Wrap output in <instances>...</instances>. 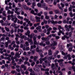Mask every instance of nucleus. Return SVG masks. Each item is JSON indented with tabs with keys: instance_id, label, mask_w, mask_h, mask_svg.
Segmentation results:
<instances>
[{
	"instance_id": "obj_62",
	"label": "nucleus",
	"mask_w": 75,
	"mask_h": 75,
	"mask_svg": "<svg viewBox=\"0 0 75 75\" xmlns=\"http://www.w3.org/2000/svg\"><path fill=\"white\" fill-rule=\"evenodd\" d=\"M34 44L35 45H37V40H34Z\"/></svg>"
},
{
	"instance_id": "obj_10",
	"label": "nucleus",
	"mask_w": 75,
	"mask_h": 75,
	"mask_svg": "<svg viewBox=\"0 0 75 75\" xmlns=\"http://www.w3.org/2000/svg\"><path fill=\"white\" fill-rule=\"evenodd\" d=\"M53 43H52L50 45L51 47L52 46H57V43L56 41H53Z\"/></svg>"
},
{
	"instance_id": "obj_39",
	"label": "nucleus",
	"mask_w": 75,
	"mask_h": 75,
	"mask_svg": "<svg viewBox=\"0 0 75 75\" xmlns=\"http://www.w3.org/2000/svg\"><path fill=\"white\" fill-rule=\"evenodd\" d=\"M59 53V51L57 50L55 52V53L54 54V57H55L57 54Z\"/></svg>"
},
{
	"instance_id": "obj_42",
	"label": "nucleus",
	"mask_w": 75,
	"mask_h": 75,
	"mask_svg": "<svg viewBox=\"0 0 75 75\" xmlns=\"http://www.w3.org/2000/svg\"><path fill=\"white\" fill-rule=\"evenodd\" d=\"M2 14L3 16H5V17H6V11H4L2 12Z\"/></svg>"
},
{
	"instance_id": "obj_32",
	"label": "nucleus",
	"mask_w": 75,
	"mask_h": 75,
	"mask_svg": "<svg viewBox=\"0 0 75 75\" xmlns=\"http://www.w3.org/2000/svg\"><path fill=\"white\" fill-rule=\"evenodd\" d=\"M5 28L6 31H7V32H9V31H10V29H9V28L7 27H5Z\"/></svg>"
},
{
	"instance_id": "obj_46",
	"label": "nucleus",
	"mask_w": 75,
	"mask_h": 75,
	"mask_svg": "<svg viewBox=\"0 0 75 75\" xmlns=\"http://www.w3.org/2000/svg\"><path fill=\"white\" fill-rule=\"evenodd\" d=\"M45 43L47 45H49V44H50V42L49 41H47L45 42Z\"/></svg>"
},
{
	"instance_id": "obj_57",
	"label": "nucleus",
	"mask_w": 75,
	"mask_h": 75,
	"mask_svg": "<svg viewBox=\"0 0 75 75\" xmlns=\"http://www.w3.org/2000/svg\"><path fill=\"white\" fill-rule=\"evenodd\" d=\"M55 37L56 40H58V39H59L60 38L59 36H56Z\"/></svg>"
},
{
	"instance_id": "obj_31",
	"label": "nucleus",
	"mask_w": 75,
	"mask_h": 75,
	"mask_svg": "<svg viewBox=\"0 0 75 75\" xmlns=\"http://www.w3.org/2000/svg\"><path fill=\"white\" fill-rule=\"evenodd\" d=\"M36 48V46L35 45H31L30 47V49L31 50H32V49H33V48Z\"/></svg>"
},
{
	"instance_id": "obj_52",
	"label": "nucleus",
	"mask_w": 75,
	"mask_h": 75,
	"mask_svg": "<svg viewBox=\"0 0 75 75\" xmlns=\"http://www.w3.org/2000/svg\"><path fill=\"white\" fill-rule=\"evenodd\" d=\"M15 13H16L17 15H20V13L19 12H18V11H15Z\"/></svg>"
},
{
	"instance_id": "obj_5",
	"label": "nucleus",
	"mask_w": 75,
	"mask_h": 75,
	"mask_svg": "<svg viewBox=\"0 0 75 75\" xmlns=\"http://www.w3.org/2000/svg\"><path fill=\"white\" fill-rule=\"evenodd\" d=\"M51 68H52L53 70V73L54 74H55V64H52L51 65Z\"/></svg>"
},
{
	"instance_id": "obj_50",
	"label": "nucleus",
	"mask_w": 75,
	"mask_h": 75,
	"mask_svg": "<svg viewBox=\"0 0 75 75\" xmlns=\"http://www.w3.org/2000/svg\"><path fill=\"white\" fill-rule=\"evenodd\" d=\"M64 37H65V38H66L67 40H68V39H69V37L67 36L66 35H64Z\"/></svg>"
},
{
	"instance_id": "obj_7",
	"label": "nucleus",
	"mask_w": 75,
	"mask_h": 75,
	"mask_svg": "<svg viewBox=\"0 0 75 75\" xmlns=\"http://www.w3.org/2000/svg\"><path fill=\"white\" fill-rule=\"evenodd\" d=\"M42 7L44 8V9H45L46 10H48V6H47V5L45 3H43Z\"/></svg>"
},
{
	"instance_id": "obj_38",
	"label": "nucleus",
	"mask_w": 75,
	"mask_h": 75,
	"mask_svg": "<svg viewBox=\"0 0 75 75\" xmlns=\"http://www.w3.org/2000/svg\"><path fill=\"white\" fill-rule=\"evenodd\" d=\"M37 57L36 56H35L34 57V58H33L34 61H35V62H36V61H37Z\"/></svg>"
},
{
	"instance_id": "obj_33",
	"label": "nucleus",
	"mask_w": 75,
	"mask_h": 75,
	"mask_svg": "<svg viewBox=\"0 0 75 75\" xmlns=\"http://www.w3.org/2000/svg\"><path fill=\"white\" fill-rule=\"evenodd\" d=\"M70 7L69 8V11H72V6L70 5Z\"/></svg>"
},
{
	"instance_id": "obj_48",
	"label": "nucleus",
	"mask_w": 75,
	"mask_h": 75,
	"mask_svg": "<svg viewBox=\"0 0 75 75\" xmlns=\"http://www.w3.org/2000/svg\"><path fill=\"white\" fill-rule=\"evenodd\" d=\"M41 26H39L38 27L36 28V29L38 30H40L41 29Z\"/></svg>"
},
{
	"instance_id": "obj_55",
	"label": "nucleus",
	"mask_w": 75,
	"mask_h": 75,
	"mask_svg": "<svg viewBox=\"0 0 75 75\" xmlns=\"http://www.w3.org/2000/svg\"><path fill=\"white\" fill-rule=\"evenodd\" d=\"M28 69L29 70V71H30V72H32V71H33V69L32 68H28Z\"/></svg>"
},
{
	"instance_id": "obj_43",
	"label": "nucleus",
	"mask_w": 75,
	"mask_h": 75,
	"mask_svg": "<svg viewBox=\"0 0 75 75\" xmlns=\"http://www.w3.org/2000/svg\"><path fill=\"white\" fill-rule=\"evenodd\" d=\"M8 42H6L5 43V47H6V48H7V47H8Z\"/></svg>"
},
{
	"instance_id": "obj_37",
	"label": "nucleus",
	"mask_w": 75,
	"mask_h": 75,
	"mask_svg": "<svg viewBox=\"0 0 75 75\" xmlns=\"http://www.w3.org/2000/svg\"><path fill=\"white\" fill-rule=\"evenodd\" d=\"M64 59H58L57 61L59 63L60 62H63Z\"/></svg>"
},
{
	"instance_id": "obj_24",
	"label": "nucleus",
	"mask_w": 75,
	"mask_h": 75,
	"mask_svg": "<svg viewBox=\"0 0 75 75\" xmlns=\"http://www.w3.org/2000/svg\"><path fill=\"white\" fill-rule=\"evenodd\" d=\"M5 40V37H2L0 39V42L1 44H4V43L3 42H1V41H3V40Z\"/></svg>"
},
{
	"instance_id": "obj_58",
	"label": "nucleus",
	"mask_w": 75,
	"mask_h": 75,
	"mask_svg": "<svg viewBox=\"0 0 75 75\" xmlns=\"http://www.w3.org/2000/svg\"><path fill=\"white\" fill-rule=\"evenodd\" d=\"M11 34H12L13 33H14V30L13 29H11Z\"/></svg>"
},
{
	"instance_id": "obj_15",
	"label": "nucleus",
	"mask_w": 75,
	"mask_h": 75,
	"mask_svg": "<svg viewBox=\"0 0 75 75\" xmlns=\"http://www.w3.org/2000/svg\"><path fill=\"white\" fill-rule=\"evenodd\" d=\"M15 56L14 57V59H16V58H17V57L18 58H20V56L18 55V52H16L15 54Z\"/></svg>"
},
{
	"instance_id": "obj_56",
	"label": "nucleus",
	"mask_w": 75,
	"mask_h": 75,
	"mask_svg": "<svg viewBox=\"0 0 75 75\" xmlns=\"http://www.w3.org/2000/svg\"><path fill=\"white\" fill-rule=\"evenodd\" d=\"M55 65L56 67H57V68H58V63H55Z\"/></svg>"
},
{
	"instance_id": "obj_34",
	"label": "nucleus",
	"mask_w": 75,
	"mask_h": 75,
	"mask_svg": "<svg viewBox=\"0 0 75 75\" xmlns=\"http://www.w3.org/2000/svg\"><path fill=\"white\" fill-rule=\"evenodd\" d=\"M54 11L55 12V14H59V10H58V9L55 10Z\"/></svg>"
},
{
	"instance_id": "obj_60",
	"label": "nucleus",
	"mask_w": 75,
	"mask_h": 75,
	"mask_svg": "<svg viewBox=\"0 0 75 75\" xmlns=\"http://www.w3.org/2000/svg\"><path fill=\"white\" fill-rule=\"evenodd\" d=\"M44 15L45 16H47V15H48V12H45L44 13Z\"/></svg>"
},
{
	"instance_id": "obj_44",
	"label": "nucleus",
	"mask_w": 75,
	"mask_h": 75,
	"mask_svg": "<svg viewBox=\"0 0 75 75\" xmlns=\"http://www.w3.org/2000/svg\"><path fill=\"white\" fill-rule=\"evenodd\" d=\"M23 62V60L21 59H19V62L20 64H21V62Z\"/></svg>"
},
{
	"instance_id": "obj_8",
	"label": "nucleus",
	"mask_w": 75,
	"mask_h": 75,
	"mask_svg": "<svg viewBox=\"0 0 75 75\" xmlns=\"http://www.w3.org/2000/svg\"><path fill=\"white\" fill-rule=\"evenodd\" d=\"M47 59L48 61H50V60H51V59L54 60V59H55V58H52V56H49L47 57Z\"/></svg>"
},
{
	"instance_id": "obj_22",
	"label": "nucleus",
	"mask_w": 75,
	"mask_h": 75,
	"mask_svg": "<svg viewBox=\"0 0 75 75\" xmlns=\"http://www.w3.org/2000/svg\"><path fill=\"white\" fill-rule=\"evenodd\" d=\"M23 8H24L25 10H28L29 9V8L27 7V6L25 5H23Z\"/></svg>"
},
{
	"instance_id": "obj_13",
	"label": "nucleus",
	"mask_w": 75,
	"mask_h": 75,
	"mask_svg": "<svg viewBox=\"0 0 75 75\" xmlns=\"http://www.w3.org/2000/svg\"><path fill=\"white\" fill-rule=\"evenodd\" d=\"M33 69L35 72H39V71H40V69H39L38 67H37L34 68Z\"/></svg>"
},
{
	"instance_id": "obj_9",
	"label": "nucleus",
	"mask_w": 75,
	"mask_h": 75,
	"mask_svg": "<svg viewBox=\"0 0 75 75\" xmlns=\"http://www.w3.org/2000/svg\"><path fill=\"white\" fill-rule=\"evenodd\" d=\"M21 38L22 39H24V40H28V39H29V38H27L25 36V35H23L21 37Z\"/></svg>"
},
{
	"instance_id": "obj_21",
	"label": "nucleus",
	"mask_w": 75,
	"mask_h": 75,
	"mask_svg": "<svg viewBox=\"0 0 75 75\" xmlns=\"http://www.w3.org/2000/svg\"><path fill=\"white\" fill-rule=\"evenodd\" d=\"M24 32V30L23 29H18L17 30V32L18 33H19L20 32L21 33H23Z\"/></svg>"
},
{
	"instance_id": "obj_4",
	"label": "nucleus",
	"mask_w": 75,
	"mask_h": 75,
	"mask_svg": "<svg viewBox=\"0 0 75 75\" xmlns=\"http://www.w3.org/2000/svg\"><path fill=\"white\" fill-rule=\"evenodd\" d=\"M58 29L59 30V31L61 33L62 31H65V30L63 28L61 27V26L59 25L58 26Z\"/></svg>"
},
{
	"instance_id": "obj_53",
	"label": "nucleus",
	"mask_w": 75,
	"mask_h": 75,
	"mask_svg": "<svg viewBox=\"0 0 75 75\" xmlns=\"http://www.w3.org/2000/svg\"><path fill=\"white\" fill-rule=\"evenodd\" d=\"M28 41H29V42H33V40L31 39H28Z\"/></svg>"
},
{
	"instance_id": "obj_12",
	"label": "nucleus",
	"mask_w": 75,
	"mask_h": 75,
	"mask_svg": "<svg viewBox=\"0 0 75 75\" xmlns=\"http://www.w3.org/2000/svg\"><path fill=\"white\" fill-rule=\"evenodd\" d=\"M33 37H35V35H34V33H32L30 35V34L28 35V37H29L30 38H33Z\"/></svg>"
},
{
	"instance_id": "obj_11",
	"label": "nucleus",
	"mask_w": 75,
	"mask_h": 75,
	"mask_svg": "<svg viewBox=\"0 0 75 75\" xmlns=\"http://www.w3.org/2000/svg\"><path fill=\"white\" fill-rule=\"evenodd\" d=\"M54 0H45V2H47V3L49 4H51L52 2Z\"/></svg>"
},
{
	"instance_id": "obj_40",
	"label": "nucleus",
	"mask_w": 75,
	"mask_h": 75,
	"mask_svg": "<svg viewBox=\"0 0 75 75\" xmlns=\"http://www.w3.org/2000/svg\"><path fill=\"white\" fill-rule=\"evenodd\" d=\"M38 52L39 55H40V54H41L42 53V50H39Z\"/></svg>"
},
{
	"instance_id": "obj_63",
	"label": "nucleus",
	"mask_w": 75,
	"mask_h": 75,
	"mask_svg": "<svg viewBox=\"0 0 75 75\" xmlns=\"http://www.w3.org/2000/svg\"><path fill=\"white\" fill-rule=\"evenodd\" d=\"M47 30L45 29L43 30V32L44 33H47Z\"/></svg>"
},
{
	"instance_id": "obj_41",
	"label": "nucleus",
	"mask_w": 75,
	"mask_h": 75,
	"mask_svg": "<svg viewBox=\"0 0 75 75\" xmlns=\"http://www.w3.org/2000/svg\"><path fill=\"white\" fill-rule=\"evenodd\" d=\"M30 20H31V21H34V18L33 16H30Z\"/></svg>"
},
{
	"instance_id": "obj_28",
	"label": "nucleus",
	"mask_w": 75,
	"mask_h": 75,
	"mask_svg": "<svg viewBox=\"0 0 75 75\" xmlns=\"http://www.w3.org/2000/svg\"><path fill=\"white\" fill-rule=\"evenodd\" d=\"M40 45V46H43V47H45V43H43L42 42H41L39 44Z\"/></svg>"
},
{
	"instance_id": "obj_17",
	"label": "nucleus",
	"mask_w": 75,
	"mask_h": 75,
	"mask_svg": "<svg viewBox=\"0 0 75 75\" xmlns=\"http://www.w3.org/2000/svg\"><path fill=\"white\" fill-rule=\"evenodd\" d=\"M41 39L43 41H46L48 40V38H44V37H43L41 38Z\"/></svg>"
},
{
	"instance_id": "obj_18",
	"label": "nucleus",
	"mask_w": 75,
	"mask_h": 75,
	"mask_svg": "<svg viewBox=\"0 0 75 75\" xmlns=\"http://www.w3.org/2000/svg\"><path fill=\"white\" fill-rule=\"evenodd\" d=\"M21 68L23 69L24 71L26 70V67L25 65L22 64L21 65Z\"/></svg>"
},
{
	"instance_id": "obj_30",
	"label": "nucleus",
	"mask_w": 75,
	"mask_h": 75,
	"mask_svg": "<svg viewBox=\"0 0 75 75\" xmlns=\"http://www.w3.org/2000/svg\"><path fill=\"white\" fill-rule=\"evenodd\" d=\"M40 60H42V61H45V60H46L47 59V57H45L44 58H40Z\"/></svg>"
},
{
	"instance_id": "obj_51",
	"label": "nucleus",
	"mask_w": 75,
	"mask_h": 75,
	"mask_svg": "<svg viewBox=\"0 0 75 75\" xmlns=\"http://www.w3.org/2000/svg\"><path fill=\"white\" fill-rule=\"evenodd\" d=\"M59 65H60L61 67H64V63L62 62H61L60 63H59Z\"/></svg>"
},
{
	"instance_id": "obj_6",
	"label": "nucleus",
	"mask_w": 75,
	"mask_h": 75,
	"mask_svg": "<svg viewBox=\"0 0 75 75\" xmlns=\"http://www.w3.org/2000/svg\"><path fill=\"white\" fill-rule=\"evenodd\" d=\"M35 18L36 20V22H40V21H41L40 20V19H41V18H40V17L36 16H35Z\"/></svg>"
},
{
	"instance_id": "obj_35",
	"label": "nucleus",
	"mask_w": 75,
	"mask_h": 75,
	"mask_svg": "<svg viewBox=\"0 0 75 75\" xmlns=\"http://www.w3.org/2000/svg\"><path fill=\"white\" fill-rule=\"evenodd\" d=\"M72 32H73V31L72 30H71V31L69 33V36L70 37H71V36H72Z\"/></svg>"
},
{
	"instance_id": "obj_23",
	"label": "nucleus",
	"mask_w": 75,
	"mask_h": 75,
	"mask_svg": "<svg viewBox=\"0 0 75 75\" xmlns=\"http://www.w3.org/2000/svg\"><path fill=\"white\" fill-rule=\"evenodd\" d=\"M29 43L28 42H26L25 44L24 45V47H28L29 46Z\"/></svg>"
},
{
	"instance_id": "obj_19",
	"label": "nucleus",
	"mask_w": 75,
	"mask_h": 75,
	"mask_svg": "<svg viewBox=\"0 0 75 75\" xmlns=\"http://www.w3.org/2000/svg\"><path fill=\"white\" fill-rule=\"evenodd\" d=\"M24 47L23 48V50H25L26 51H28L30 50V48L29 47Z\"/></svg>"
},
{
	"instance_id": "obj_47",
	"label": "nucleus",
	"mask_w": 75,
	"mask_h": 75,
	"mask_svg": "<svg viewBox=\"0 0 75 75\" xmlns=\"http://www.w3.org/2000/svg\"><path fill=\"white\" fill-rule=\"evenodd\" d=\"M4 48H4H1V50L0 51V52L1 54H3V50Z\"/></svg>"
},
{
	"instance_id": "obj_45",
	"label": "nucleus",
	"mask_w": 75,
	"mask_h": 75,
	"mask_svg": "<svg viewBox=\"0 0 75 75\" xmlns=\"http://www.w3.org/2000/svg\"><path fill=\"white\" fill-rule=\"evenodd\" d=\"M16 42H15V41L13 40L12 41V42L11 43V45H13L15 44Z\"/></svg>"
},
{
	"instance_id": "obj_1",
	"label": "nucleus",
	"mask_w": 75,
	"mask_h": 75,
	"mask_svg": "<svg viewBox=\"0 0 75 75\" xmlns=\"http://www.w3.org/2000/svg\"><path fill=\"white\" fill-rule=\"evenodd\" d=\"M10 16L11 18H12L11 19V21H13L14 23H17V18L14 17V15H11V16Z\"/></svg>"
},
{
	"instance_id": "obj_2",
	"label": "nucleus",
	"mask_w": 75,
	"mask_h": 75,
	"mask_svg": "<svg viewBox=\"0 0 75 75\" xmlns=\"http://www.w3.org/2000/svg\"><path fill=\"white\" fill-rule=\"evenodd\" d=\"M67 47H69V51L71 52V51H72V48H73V46H72V45L71 43H69V44H67Z\"/></svg>"
},
{
	"instance_id": "obj_61",
	"label": "nucleus",
	"mask_w": 75,
	"mask_h": 75,
	"mask_svg": "<svg viewBox=\"0 0 75 75\" xmlns=\"http://www.w3.org/2000/svg\"><path fill=\"white\" fill-rule=\"evenodd\" d=\"M24 29L25 30H28V29H29V28L27 27V26H25L24 27Z\"/></svg>"
},
{
	"instance_id": "obj_20",
	"label": "nucleus",
	"mask_w": 75,
	"mask_h": 75,
	"mask_svg": "<svg viewBox=\"0 0 75 75\" xmlns=\"http://www.w3.org/2000/svg\"><path fill=\"white\" fill-rule=\"evenodd\" d=\"M59 32H58V35L60 36V35H61V33L63 35H65V33L64 32V31H62V32H60L59 30Z\"/></svg>"
},
{
	"instance_id": "obj_54",
	"label": "nucleus",
	"mask_w": 75,
	"mask_h": 75,
	"mask_svg": "<svg viewBox=\"0 0 75 75\" xmlns=\"http://www.w3.org/2000/svg\"><path fill=\"white\" fill-rule=\"evenodd\" d=\"M47 30L50 32L51 30H52V28L51 27H49L48 29H47Z\"/></svg>"
},
{
	"instance_id": "obj_59",
	"label": "nucleus",
	"mask_w": 75,
	"mask_h": 75,
	"mask_svg": "<svg viewBox=\"0 0 75 75\" xmlns=\"http://www.w3.org/2000/svg\"><path fill=\"white\" fill-rule=\"evenodd\" d=\"M45 18L46 19V20H48V19L50 18V17L49 16L47 15L45 16Z\"/></svg>"
},
{
	"instance_id": "obj_14",
	"label": "nucleus",
	"mask_w": 75,
	"mask_h": 75,
	"mask_svg": "<svg viewBox=\"0 0 75 75\" xmlns=\"http://www.w3.org/2000/svg\"><path fill=\"white\" fill-rule=\"evenodd\" d=\"M15 40H16V42L18 45H20V41H18V38L16 37L15 38Z\"/></svg>"
},
{
	"instance_id": "obj_26",
	"label": "nucleus",
	"mask_w": 75,
	"mask_h": 75,
	"mask_svg": "<svg viewBox=\"0 0 75 75\" xmlns=\"http://www.w3.org/2000/svg\"><path fill=\"white\" fill-rule=\"evenodd\" d=\"M52 54V52L51 51V50H48V54L49 55H51Z\"/></svg>"
},
{
	"instance_id": "obj_29",
	"label": "nucleus",
	"mask_w": 75,
	"mask_h": 75,
	"mask_svg": "<svg viewBox=\"0 0 75 75\" xmlns=\"http://www.w3.org/2000/svg\"><path fill=\"white\" fill-rule=\"evenodd\" d=\"M35 6V2H33L32 3V9H34V7Z\"/></svg>"
},
{
	"instance_id": "obj_36",
	"label": "nucleus",
	"mask_w": 75,
	"mask_h": 75,
	"mask_svg": "<svg viewBox=\"0 0 75 75\" xmlns=\"http://www.w3.org/2000/svg\"><path fill=\"white\" fill-rule=\"evenodd\" d=\"M60 51L61 52L62 54V55H65V53L63 51V50H60Z\"/></svg>"
},
{
	"instance_id": "obj_25",
	"label": "nucleus",
	"mask_w": 75,
	"mask_h": 75,
	"mask_svg": "<svg viewBox=\"0 0 75 75\" xmlns=\"http://www.w3.org/2000/svg\"><path fill=\"white\" fill-rule=\"evenodd\" d=\"M51 23H52V24H57L58 23V22L57 21H54V20H52L51 21Z\"/></svg>"
},
{
	"instance_id": "obj_3",
	"label": "nucleus",
	"mask_w": 75,
	"mask_h": 75,
	"mask_svg": "<svg viewBox=\"0 0 75 75\" xmlns=\"http://www.w3.org/2000/svg\"><path fill=\"white\" fill-rule=\"evenodd\" d=\"M72 26L71 25H69L68 26L67 25H66L65 26V28H66V31H69L70 30H69V28H71L72 27Z\"/></svg>"
},
{
	"instance_id": "obj_64",
	"label": "nucleus",
	"mask_w": 75,
	"mask_h": 75,
	"mask_svg": "<svg viewBox=\"0 0 75 75\" xmlns=\"http://www.w3.org/2000/svg\"><path fill=\"white\" fill-rule=\"evenodd\" d=\"M11 25H12V27H15V26H16V25L15 23H13L11 24Z\"/></svg>"
},
{
	"instance_id": "obj_16",
	"label": "nucleus",
	"mask_w": 75,
	"mask_h": 75,
	"mask_svg": "<svg viewBox=\"0 0 75 75\" xmlns=\"http://www.w3.org/2000/svg\"><path fill=\"white\" fill-rule=\"evenodd\" d=\"M7 13L8 14H14V12L13 11H11L9 10L8 11Z\"/></svg>"
},
{
	"instance_id": "obj_27",
	"label": "nucleus",
	"mask_w": 75,
	"mask_h": 75,
	"mask_svg": "<svg viewBox=\"0 0 75 75\" xmlns=\"http://www.w3.org/2000/svg\"><path fill=\"white\" fill-rule=\"evenodd\" d=\"M37 6L38 7L42 8V4L41 3H38L37 4Z\"/></svg>"
},
{
	"instance_id": "obj_49",
	"label": "nucleus",
	"mask_w": 75,
	"mask_h": 75,
	"mask_svg": "<svg viewBox=\"0 0 75 75\" xmlns=\"http://www.w3.org/2000/svg\"><path fill=\"white\" fill-rule=\"evenodd\" d=\"M10 15H9L8 16V20H11V18H10Z\"/></svg>"
}]
</instances>
